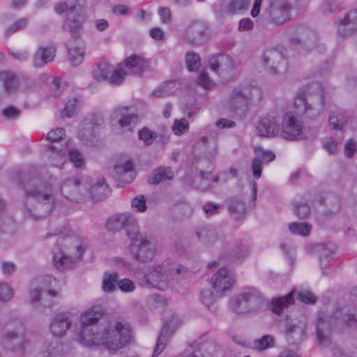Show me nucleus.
<instances>
[{
  "label": "nucleus",
  "instance_id": "1",
  "mask_svg": "<svg viewBox=\"0 0 357 357\" xmlns=\"http://www.w3.org/2000/svg\"><path fill=\"white\" fill-rule=\"evenodd\" d=\"M183 269L167 259L146 266L142 271L134 270L132 275L141 287L164 291L169 288L174 272L179 274Z\"/></svg>",
  "mask_w": 357,
  "mask_h": 357
},
{
  "label": "nucleus",
  "instance_id": "2",
  "mask_svg": "<svg viewBox=\"0 0 357 357\" xmlns=\"http://www.w3.org/2000/svg\"><path fill=\"white\" fill-rule=\"evenodd\" d=\"M132 338V331L128 324L109 323L102 326L89 340H85L84 347L102 346L110 353H114L126 346Z\"/></svg>",
  "mask_w": 357,
  "mask_h": 357
},
{
  "label": "nucleus",
  "instance_id": "3",
  "mask_svg": "<svg viewBox=\"0 0 357 357\" xmlns=\"http://www.w3.org/2000/svg\"><path fill=\"white\" fill-rule=\"evenodd\" d=\"M357 322L354 314L349 313L347 307L337 308L330 314L320 313L317 321V335L319 343L327 347L331 343L333 329L341 331L345 326H353Z\"/></svg>",
  "mask_w": 357,
  "mask_h": 357
},
{
  "label": "nucleus",
  "instance_id": "4",
  "mask_svg": "<svg viewBox=\"0 0 357 357\" xmlns=\"http://www.w3.org/2000/svg\"><path fill=\"white\" fill-rule=\"evenodd\" d=\"M130 240L129 251L132 257L140 263L152 261L158 252V244L155 238L151 235L136 231L128 230Z\"/></svg>",
  "mask_w": 357,
  "mask_h": 357
},
{
  "label": "nucleus",
  "instance_id": "5",
  "mask_svg": "<svg viewBox=\"0 0 357 357\" xmlns=\"http://www.w3.org/2000/svg\"><path fill=\"white\" fill-rule=\"evenodd\" d=\"M324 105V90L318 84H312L306 91L298 92L294 100L297 114H305L309 118L314 117Z\"/></svg>",
  "mask_w": 357,
  "mask_h": 357
},
{
  "label": "nucleus",
  "instance_id": "6",
  "mask_svg": "<svg viewBox=\"0 0 357 357\" xmlns=\"http://www.w3.org/2000/svg\"><path fill=\"white\" fill-rule=\"evenodd\" d=\"M86 243L77 238L65 239V249L54 252L53 261L59 270L70 268L75 263L80 260L85 252Z\"/></svg>",
  "mask_w": 357,
  "mask_h": 357
},
{
  "label": "nucleus",
  "instance_id": "7",
  "mask_svg": "<svg viewBox=\"0 0 357 357\" xmlns=\"http://www.w3.org/2000/svg\"><path fill=\"white\" fill-rule=\"evenodd\" d=\"M54 10L57 14L66 12L67 19L64 28L68 30L72 38L77 39L82 31V23L85 20V13L80 6H68L66 3H59L54 6Z\"/></svg>",
  "mask_w": 357,
  "mask_h": 357
},
{
  "label": "nucleus",
  "instance_id": "8",
  "mask_svg": "<svg viewBox=\"0 0 357 357\" xmlns=\"http://www.w3.org/2000/svg\"><path fill=\"white\" fill-rule=\"evenodd\" d=\"M262 303L263 299L258 291L253 287H247L238 296L230 301L229 307L234 312L243 314L256 310Z\"/></svg>",
  "mask_w": 357,
  "mask_h": 357
},
{
  "label": "nucleus",
  "instance_id": "9",
  "mask_svg": "<svg viewBox=\"0 0 357 357\" xmlns=\"http://www.w3.org/2000/svg\"><path fill=\"white\" fill-rule=\"evenodd\" d=\"M101 316L102 312L98 307H92L81 314V328L77 339L82 346H84L85 340L91 339L102 326L97 325Z\"/></svg>",
  "mask_w": 357,
  "mask_h": 357
},
{
  "label": "nucleus",
  "instance_id": "10",
  "mask_svg": "<svg viewBox=\"0 0 357 357\" xmlns=\"http://www.w3.org/2000/svg\"><path fill=\"white\" fill-rule=\"evenodd\" d=\"M129 107H117L110 116L113 126L118 127L120 133L132 132L137 125L138 116L129 112Z\"/></svg>",
  "mask_w": 357,
  "mask_h": 357
},
{
  "label": "nucleus",
  "instance_id": "11",
  "mask_svg": "<svg viewBox=\"0 0 357 357\" xmlns=\"http://www.w3.org/2000/svg\"><path fill=\"white\" fill-rule=\"evenodd\" d=\"M264 68L273 75L284 73L288 68L287 61L282 52L277 50H268L264 52L261 59Z\"/></svg>",
  "mask_w": 357,
  "mask_h": 357
},
{
  "label": "nucleus",
  "instance_id": "12",
  "mask_svg": "<svg viewBox=\"0 0 357 357\" xmlns=\"http://www.w3.org/2000/svg\"><path fill=\"white\" fill-rule=\"evenodd\" d=\"M55 282V279L51 276H45L36 280L31 284V289L30 291L31 303L38 302L40 298L45 299L46 297H56L58 295V292L50 289L52 283Z\"/></svg>",
  "mask_w": 357,
  "mask_h": 357
},
{
  "label": "nucleus",
  "instance_id": "13",
  "mask_svg": "<svg viewBox=\"0 0 357 357\" xmlns=\"http://www.w3.org/2000/svg\"><path fill=\"white\" fill-rule=\"evenodd\" d=\"M211 69L217 73L222 79L227 81L233 75L234 64L231 58L227 54L213 56L209 59Z\"/></svg>",
  "mask_w": 357,
  "mask_h": 357
},
{
  "label": "nucleus",
  "instance_id": "14",
  "mask_svg": "<svg viewBox=\"0 0 357 357\" xmlns=\"http://www.w3.org/2000/svg\"><path fill=\"white\" fill-rule=\"evenodd\" d=\"M303 128L302 121L292 112H289L282 118V129L279 133L282 137L293 140L301 135Z\"/></svg>",
  "mask_w": 357,
  "mask_h": 357
},
{
  "label": "nucleus",
  "instance_id": "15",
  "mask_svg": "<svg viewBox=\"0 0 357 357\" xmlns=\"http://www.w3.org/2000/svg\"><path fill=\"white\" fill-rule=\"evenodd\" d=\"M105 227L108 231H116L124 227H130L131 229H128L130 231L139 229L137 226V220L134 216L128 213L114 215L108 219Z\"/></svg>",
  "mask_w": 357,
  "mask_h": 357
},
{
  "label": "nucleus",
  "instance_id": "16",
  "mask_svg": "<svg viewBox=\"0 0 357 357\" xmlns=\"http://www.w3.org/2000/svg\"><path fill=\"white\" fill-rule=\"evenodd\" d=\"M291 6L287 0H273L271 5V17L273 23L280 26L290 19Z\"/></svg>",
  "mask_w": 357,
  "mask_h": 357
},
{
  "label": "nucleus",
  "instance_id": "17",
  "mask_svg": "<svg viewBox=\"0 0 357 357\" xmlns=\"http://www.w3.org/2000/svg\"><path fill=\"white\" fill-rule=\"evenodd\" d=\"M211 282L216 292L223 293L231 289L235 280L230 271L227 268H221L212 275Z\"/></svg>",
  "mask_w": 357,
  "mask_h": 357
},
{
  "label": "nucleus",
  "instance_id": "18",
  "mask_svg": "<svg viewBox=\"0 0 357 357\" xmlns=\"http://www.w3.org/2000/svg\"><path fill=\"white\" fill-rule=\"evenodd\" d=\"M178 321V318L173 317L172 320L166 322L163 325L160 334L158 338L153 357H158V356L160 355L166 347L171 336L173 335L176 330V324Z\"/></svg>",
  "mask_w": 357,
  "mask_h": 357
},
{
  "label": "nucleus",
  "instance_id": "19",
  "mask_svg": "<svg viewBox=\"0 0 357 357\" xmlns=\"http://www.w3.org/2000/svg\"><path fill=\"white\" fill-rule=\"evenodd\" d=\"M49 191H52L51 190H40L36 188L35 186L29 185L26 187L25 188V195H26V206H28L29 204H31L32 200H35L39 203H44L45 204H48L47 208L51 207L52 208L54 207V199L52 197V193L49 192Z\"/></svg>",
  "mask_w": 357,
  "mask_h": 357
},
{
  "label": "nucleus",
  "instance_id": "20",
  "mask_svg": "<svg viewBox=\"0 0 357 357\" xmlns=\"http://www.w3.org/2000/svg\"><path fill=\"white\" fill-rule=\"evenodd\" d=\"M248 106V97L242 88H235L231 92L228 102V107L235 115L242 116L247 111Z\"/></svg>",
  "mask_w": 357,
  "mask_h": 357
},
{
  "label": "nucleus",
  "instance_id": "21",
  "mask_svg": "<svg viewBox=\"0 0 357 357\" xmlns=\"http://www.w3.org/2000/svg\"><path fill=\"white\" fill-rule=\"evenodd\" d=\"M256 130L259 136L274 137L280 132L278 119L273 115H267L257 123Z\"/></svg>",
  "mask_w": 357,
  "mask_h": 357
},
{
  "label": "nucleus",
  "instance_id": "22",
  "mask_svg": "<svg viewBox=\"0 0 357 357\" xmlns=\"http://www.w3.org/2000/svg\"><path fill=\"white\" fill-rule=\"evenodd\" d=\"M71 324L69 312L58 313L51 321L50 331L54 336H63L70 328Z\"/></svg>",
  "mask_w": 357,
  "mask_h": 357
},
{
  "label": "nucleus",
  "instance_id": "23",
  "mask_svg": "<svg viewBox=\"0 0 357 357\" xmlns=\"http://www.w3.org/2000/svg\"><path fill=\"white\" fill-rule=\"evenodd\" d=\"M338 34L344 37L357 30V9L350 10L337 23Z\"/></svg>",
  "mask_w": 357,
  "mask_h": 357
},
{
  "label": "nucleus",
  "instance_id": "24",
  "mask_svg": "<svg viewBox=\"0 0 357 357\" xmlns=\"http://www.w3.org/2000/svg\"><path fill=\"white\" fill-rule=\"evenodd\" d=\"M20 77L13 71H0V83L2 84L6 93H15L20 89Z\"/></svg>",
  "mask_w": 357,
  "mask_h": 357
},
{
  "label": "nucleus",
  "instance_id": "25",
  "mask_svg": "<svg viewBox=\"0 0 357 357\" xmlns=\"http://www.w3.org/2000/svg\"><path fill=\"white\" fill-rule=\"evenodd\" d=\"M255 153L256 156L252 162V169L254 177L258 179L261 175L262 165L274 160L275 156L272 152L265 151L261 149H256Z\"/></svg>",
  "mask_w": 357,
  "mask_h": 357
},
{
  "label": "nucleus",
  "instance_id": "26",
  "mask_svg": "<svg viewBox=\"0 0 357 357\" xmlns=\"http://www.w3.org/2000/svg\"><path fill=\"white\" fill-rule=\"evenodd\" d=\"M114 173L116 178L121 183H129L135 178L133 165L130 160L116 165Z\"/></svg>",
  "mask_w": 357,
  "mask_h": 357
},
{
  "label": "nucleus",
  "instance_id": "27",
  "mask_svg": "<svg viewBox=\"0 0 357 357\" xmlns=\"http://www.w3.org/2000/svg\"><path fill=\"white\" fill-rule=\"evenodd\" d=\"M56 49L51 47H40L35 52L33 58V65L36 68H40L53 61L55 56Z\"/></svg>",
  "mask_w": 357,
  "mask_h": 357
},
{
  "label": "nucleus",
  "instance_id": "28",
  "mask_svg": "<svg viewBox=\"0 0 357 357\" xmlns=\"http://www.w3.org/2000/svg\"><path fill=\"white\" fill-rule=\"evenodd\" d=\"M123 66L128 73L139 75L144 72L146 61L140 56L132 54L125 60Z\"/></svg>",
  "mask_w": 357,
  "mask_h": 357
},
{
  "label": "nucleus",
  "instance_id": "29",
  "mask_svg": "<svg viewBox=\"0 0 357 357\" xmlns=\"http://www.w3.org/2000/svg\"><path fill=\"white\" fill-rule=\"evenodd\" d=\"M174 177V172L169 167H160L153 171L149 177V183L156 185L160 182L171 180Z\"/></svg>",
  "mask_w": 357,
  "mask_h": 357
},
{
  "label": "nucleus",
  "instance_id": "30",
  "mask_svg": "<svg viewBox=\"0 0 357 357\" xmlns=\"http://www.w3.org/2000/svg\"><path fill=\"white\" fill-rule=\"evenodd\" d=\"M289 31L291 35L292 40L297 39L296 36H299L302 40H305V43L306 44L308 43L307 38L312 43L314 44L317 40L316 34L312 31L301 24L291 27Z\"/></svg>",
  "mask_w": 357,
  "mask_h": 357
},
{
  "label": "nucleus",
  "instance_id": "31",
  "mask_svg": "<svg viewBox=\"0 0 357 357\" xmlns=\"http://www.w3.org/2000/svg\"><path fill=\"white\" fill-rule=\"evenodd\" d=\"M2 342L5 347L11 349H16L17 347L22 349L25 342V337L24 335L20 336L15 332H8L4 335Z\"/></svg>",
  "mask_w": 357,
  "mask_h": 357
},
{
  "label": "nucleus",
  "instance_id": "32",
  "mask_svg": "<svg viewBox=\"0 0 357 357\" xmlns=\"http://www.w3.org/2000/svg\"><path fill=\"white\" fill-rule=\"evenodd\" d=\"M102 123L103 119L100 116H92L89 118L85 119L83 121L81 127L86 132V133H82V131L80 130L78 133L79 137L83 139L85 136L91 135V130H93L95 126L101 125Z\"/></svg>",
  "mask_w": 357,
  "mask_h": 357
},
{
  "label": "nucleus",
  "instance_id": "33",
  "mask_svg": "<svg viewBox=\"0 0 357 357\" xmlns=\"http://www.w3.org/2000/svg\"><path fill=\"white\" fill-rule=\"evenodd\" d=\"M84 56L85 46L84 45L68 47V59L73 65H80L84 61Z\"/></svg>",
  "mask_w": 357,
  "mask_h": 357
},
{
  "label": "nucleus",
  "instance_id": "34",
  "mask_svg": "<svg viewBox=\"0 0 357 357\" xmlns=\"http://www.w3.org/2000/svg\"><path fill=\"white\" fill-rule=\"evenodd\" d=\"M294 294L292 291L287 296L275 298L272 301V310L277 314H280L282 310L294 303Z\"/></svg>",
  "mask_w": 357,
  "mask_h": 357
},
{
  "label": "nucleus",
  "instance_id": "35",
  "mask_svg": "<svg viewBox=\"0 0 357 357\" xmlns=\"http://www.w3.org/2000/svg\"><path fill=\"white\" fill-rule=\"evenodd\" d=\"M250 0H231L225 8V12L229 15H234L247 10Z\"/></svg>",
  "mask_w": 357,
  "mask_h": 357
},
{
  "label": "nucleus",
  "instance_id": "36",
  "mask_svg": "<svg viewBox=\"0 0 357 357\" xmlns=\"http://www.w3.org/2000/svg\"><path fill=\"white\" fill-rule=\"evenodd\" d=\"M79 184L77 178H68L61 184V192L66 199H70V195L77 191Z\"/></svg>",
  "mask_w": 357,
  "mask_h": 357
},
{
  "label": "nucleus",
  "instance_id": "37",
  "mask_svg": "<svg viewBox=\"0 0 357 357\" xmlns=\"http://www.w3.org/2000/svg\"><path fill=\"white\" fill-rule=\"evenodd\" d=\"M213 174L212 173H204L202 172L195 178V183L196 188L202 190H206L215 185L213 182Z\"/></svg>",
  "mask_w": 357,
  "mask_h": 357
},
{
  "label": "nucleus",
  "instance_id": "38",
  "mask_svg": "<svg viewBox=\"0 0 357 357\" xmlns=\"http://www.w3.org/2000/svg\"><path fill=\"white\" fill-rule=\"evenodd\" d=\"M229 211L235 218L238 219L245 213V204L238 197L232 198L229 204Z\"/></svg>",
  "mask_w": 357,
  "mask_h": 357
},
{
  "label": "nucleus",
  "instance_id": "39",
  "mask_svg": "<svg viewBox=\"0 0 357 357\" xmlns=\"http://www.w3.org/2000/svg\"><path fill=\"white\" fill-rule=\"evenodd\" d=\"M112 72V66L107 62H102L93 70L94 78L99 82L108 80Z\"/></svg>",
  "mask_w": 357,
  "mask_h": 357
},
{
  "label": "nucleus",
  "instance_id": "40",
  "mask_svg": "<svg viewBox=\"0 0 357 357\" xmlns=\"http://www.w3.org/2000/svg\"><path fill=\"white\" fill-rule=\"evenodd\" d=\"M177 89L176 83L174 81L168 82L152 92V96L156 98H162L172 94Z\"/></svg>",
  "mask_w": 357,
  "mask_h": 357
},
{
  "label": "nucleus",
  "instance_id": "41",
  "mask_svg": "<svg viewBox=\"0 0 357 357\" xmlns=\"http://www.w3.org/2000/svg\"><path fill=\"white\" fill-rule=\"evenodd\" d=\"M127 73V70L123 69L121 65L116 69L113 68L112 66V72L109 76L107 82L112 85H119L123 82Z\"/></svg>",
  "mask_w": 357,
  "mask_h": 357
},
{
  "label": "nucleus",
  "instance_id": "42",
  "mask_svg": "<svg viewBox=\"0 0 357 357\" xmlns=\"http://www.w3.org/2000/svg\"><path fill=\"white\" fill-rule=\"evenodd\" d=\"M118 274L116 272L105 273L103 275L102 289L105 292H112L116 289Z\"/></svg>",
  "mask_w": 357,
  "mask_h": 357
},
{
  "label": "nucleus",
  "instance_id": "43",
  "mask_svg": "<svg viewBox=\"0 0 357 357\" xmlns=\"http://www.w3.org/2000/svg\"><path fill=\"white\" fill-rule=\"evenodd\" d=\"M312 229V226L307 222H292L289 225V230L295 235L307 236Z\"/></svg>",
  "mask_w": 357,
  "mask_h": 357
},
{
  "label": "nucleus",
  "instance_id": "44",
  "mask_svg": "<svg viewBox=\"0 0 357 357\" xmlns=\"http://www.w3.org/2000/svg\"><path fill=\"white\" fill-rule=\"evenodd\" d=\"M190 128L189 123L187 119L183 118L175 119L172 126V130L176 136H181L188 132Z\"/></svg>",
  "mask_w": 357,
  "mask_h": 357
},
{
  "label": "nucleus",
  "instance_id": "45",
  "mask_svg": "<svg viewBox=\"0 0 357 357\" xmlns=\"http://www.w3.org/2000/svg\"><path fill=\"white\" fill-rule=\"evenodd\" d=\"M275 340L273 336L266 335L254 342V347L258 351H264L274 346Z\"/></svg>",
  "mask_w": 357,
  "mask_h": 357
},
{
  "label": "nucleus",
  "instance_id": "46",
  "mask_svg": "<svg viewBox=\"0 0 357 357\" xmlns=\"http://www.w3.org/2000/svg\"><path fill=\"white\" fill-rule=\"evenodd\" d=\"M198 238L206 243L213 242L217 238L215 232L210 229L202 227L197 231Z\"/></svg>",
  "mask_w": 357,
  "mask_h": 357
},
{
  "label": "nucleus",
  "instance_id": "47",
  "mask_svg": "<svg viewBox=\"0 0 357 357\" xmlns=\"http://www.w3.org/2000/svg\"><path fill=\"white\" fill-rule=\"evenodd\" d=\"M244 94L248 97V102L251 100H261L262 98V91L257 86L250 85L242 88Z\"/></svg>",
  "mask_w": 357,
  "mask_h": 357
},
{
  "label": "nucleus",
  "instance_id": "48",
  "mask_svg": "<svg viewBox=\"0 0 357 357\" xmlns=\"http://www.w3.org/2000/svg\"><path fill=\"white\" fill-rule=\"evenodd\" d=\"M107 191V186L104 179L99 180L93 187L91 194L93 199H101Z\"/></svg>",
  "mask_w": 357,
  "mask_h": 357
},
{
  "label": "nucleus",
  "instance_id": "49",
  "mask_svg": "<svg viewBox=\"0 0 357 357\" xmlns=\"http://www.w3.org/2000/svg\"><path fill=\"white\" fill-rule=\"evenodd\" d=\"M139 139L146 145H151L157 137V134L147 128H144L138 132Z\"/></svg>",
  "mask_w": 357,
  "mask_h": 357
},
{
  "label": "nucleus",
  "instance_id": "50",
  "mask_svg": "<svg viewBox=\"0 0 357 357\" xmlns=\"http://www.w3.org/2000/svg\"><path fill=\"white\" fill-rule=\"evenodd\" d=\"M70 161L73 163L76 167H81L84 165L85 159L83 154L77 149H70L68 151Z\"/></svg>",
  "mask_w": 357,
  "mask_h": 357
},
{
  "label": "nucleus",
  "instance_id": "51",
  "mask_svg": "<svg viewBox=\"0 0 357 357\" xmlns=\"http://www.w3.org/2000/svg\"><path fill=\"white\" fill-rule=\"evenodd\" d=\"M330 126L335 130H340L343 126L347 123V119L344 115L339 113L337 115L332 114L328 118Z\"/></svg>",
  "mask_w": 357,
  "mask_h": 357
},
{
  "label": "nucleus",
  "instance_id": "52",
  "mask_svg": "<svg viewBox=\"0 0 357 357\" xmlns=\"http://www.w3.org/2000/svg\"><path fill=\"white\" fill-rule=\"evenodd\" d=\"M185 61L190 71L196 70L200 66V58L198 54L195 53H187Z\"/></svg>",
  "mask_w": 357,
  "mask_h": 357
},
{
  "label": "nucleus",
  "instance_id": "53",
  "mask_svg": "<svg viewBox=\"0 0 357 357\" xmlns=\"http://www.w3.org/2000/svg\"><path fill=\"white\" fill-rule=\"evenodd\" d=\"M66 152V151L57 150L55 147L52 146L51 154L50 155L51 165L59 166L63 162Z\"/></svg>",
  "mask_w": 357,
  "mask_h": 357
},
{
  "label": "nucleus",
  "instance_id": "54",
  "mask_svg": "<svg viewBox=\"0 0 357 357\" xmlns=\"http://www.w3.org/2000/svg\"><path fill=\"white\" fill-rule=\"evenodd\" d=\"M132 208L137 212H144L146 210V200L144 196L134 197L131 202Z\"/></svg>",
  "mask_w": 357,
  "mask_h": 357
},
{
  "label": "nucleus",
  "instance_id": "55",
  "mask_svg": "<svg viewBox=\"0 0 357 357\" xmlns=\"http://www.w3.org/2000/svg\"><path fill=\"white\" fill-rule=\"evenodd\" d=\"M13 289L8 284L1 282L0 283V301L2 302H8L13 298Z\"/></svg>",
  "mask_w": 357,
  "mask_h": 357
},
{
  "label": "nucleus",
  "instance_id": "56",
  "mask_svg": "<svg viewBox=\"0 0 357 357\" xmlns=\"http://www.w3.org/2000/svg\"><path fill=\"white\" fill-rule=\"evenodd\" d=\"M78 100L77 98H73L68 100L66 104V107L63 111L62 115L68 117L73 116L75 112Z\"/></svg>",
  "mask_w": 357,
  "mask_h": 357
},
{
  "label": "nucleus",
  "instance_id": "57",
  "mask_svg": "<svg viewBox=\"0 0 357 357\" xmlns=\"http://www.w3.org/2000/svg\"><path fill=\"white\" fill-rule=\"evenodd\" d=\"M63 346L59 344L57 342H51L49 343L47 349L44 351V354L47 356H56L61 354L63 351Z\"/></svg>",
  "mask_w": 357,
  "mask_h": 357
},
{
  "label": "nucleus",
  "instance_id": "58",
  "mask_svg": "<svg viewBox=\"0 0 357 357\" xmlns=\"http://www.w3.org/2000/svg\"><path fill=\"white\" fill-rule=\"evenodd\" d=\"M28 20L26 18H21L18 20L6 29V35L13 33L15 32L23 29L26 26Z\"/></svg>",
  "mask_w": 357,
  "mask_h": 357
},
{
  "label": "nucleus",
  "instance_id": "59",
  "mask_svg": "<svg viewBox=\"0 0 357 357\" xmlns=\"http://www.w3.org/2000/svg\"><path fill=\"white\" fill-rule=\"evenodd\" d=\"M117 284L119 289L124 293L132 292L135 289V284L130 279H122Z\"/></svg>",
  "mask_w": 357,
  "mask_h": 357
},
{
  "label": "nucleus",
  "instance_id": "60",
  "mask_svg": "<svg viewBox=\"0 0 357 357\" xmlns=\"http://www.w3.org/2000/svg\"><path fill=\"white\" fill-rule=\"evenodd\" d=\"M200 298L202 303L210 308L211 305L215 302V296L210 289H205L201 292Z\"/></svg>",
  "mask_w": 357,
  "mask_h": 357
},
{
  "label": "nucleus",
  "instance_id": "61",
  "mask_svg": "<svg viewBox=\"0 0 357 357\" xmlns=\"http://www.w3.org/2000/svg\"><path fill=\"white\" fill-rule=\"evenodd\" d=\"M198 84L205 89H208L215 86L214 82L208 77L205 72H202L198 77Z\"/></svg>",
  "mask_w": 357,
  "mask_h": 357
},
{
  "label": "nucleus",
  "instance_id": "62",
  "mask_svg": "<svg viewBox=\"0 0 357 357\" xmlns=\"http://www.w3.org/2000/svg\"><path fill=\"white\" fill-rule=\"evenodd\" d=\"M294 213L300 218H306L310 213L309 206L304 203L294 204Z\"/></svg>",
  "mask_w": 357,
  "mask_h": 357
},
{
  "label": "nucleus",
  "instance_id": "63",
  "mask_svg": "<svg viewBox=\"0 0 357 357\" xmlns=\"http://www.w3.org/2000/svg\"><path fill=\"white\" fill-rule=\"evenodd\" d=\"M65 135V130L63 128H57L52 130L47 135V139L50 142H56L61 140Z\"/></svg>",
  "mask_w": 357,
  "mask_h": 357
},
{
  "label": "nucleus",
  "instance_id": "64",
  "mask_svg": "<svg viewBox=\"0 0 357 357\" xmlns=\"http://www.w3.org/2000/svg\"><path fill=\"white\" fill-rule=\"evenodd\" d=\"M298 298L300 301L305 303L313 304L316 302V297L308 291L299 292L298 294Z\"/></svg>",
  "mask_w": 357,
  "mask_h": 357
}]
</instances>
